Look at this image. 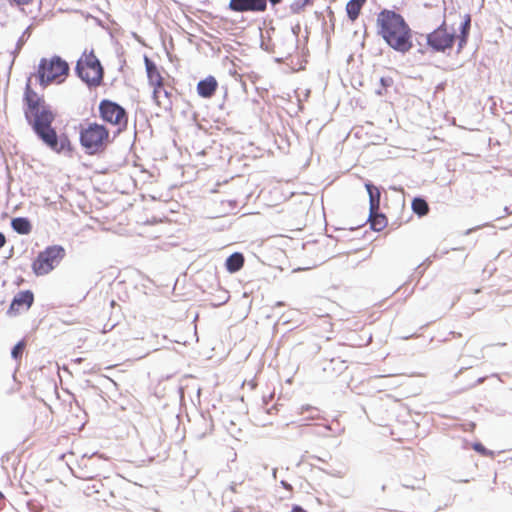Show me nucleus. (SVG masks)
I'll list each match as a JSON object with an SVG mask.
<instances>
[{"instance_id":"obj_52","label":"nucleus","mask_w":512,"mask_h":512,"mask_svg":"<svg viewBox=\"0 0 512 512\" xmlns=\"http://www.w3.org/2000/svg\"><path fill=\"white\" fill-rule=\"evenodd\" d=\"M305 40H306V41L308 40V31H307V30H306Z\"/></svg>"},{"instance_id":"obj_34","label":"nucleus","mask_w":512,"mask_h":512,"mask_svg":"<svg viewBox=\"0 0 512 512\" xmlns=\"http://www.w3.org/2000/svg\"><path fill=\"white\" fill-rule=\"evenodd\" d=\"M447 253H448V249H445V250L437 249L433 254V258H440Z\"/></svg>"},{"instance_id":"obj_41","label":"nucleus","mask_w":512,"mask_h":512,"mask_svg":"<svg viewBox=\"0 0 512 512\" xmlns=\"http://www.w3.org/2000/svg\"><path fill=\"white\" fill-rule=\"evenodd\" d=\"M201 418H202L203 424L204 425H208V420L203 415L201 416ZM209 426H210V428L212 427V420L211 419H210Z\"/></svg>"},{"instance_id":"obj_20","label":"nucleus","mask_w":512,"mask_h":512,"mask_svg":"<svg viewBox=\"0 0 512 512\" xmlns=\"http://www.w3.org/2000/svg\"><path fill=\"white\" fill-rule=\"evenodd\" d=\"M300 31H301V26L299 23L291 27V32L288 35V39H287L289 42V46L287 48L288 55H291V53L298 48Z\"/></svg>"},{"instance_id":"obj_37","label":"nucleus","mask_w":512,"mask_h":512,"mask_svg":"<svg viewBox=\"0 0 512 512\" xmlns=\"http://www.w3.org/2000/svg\"><path fill=\"white\" fill-rule=\"evenodd\" d=\"M290 512H307L302 506L300 505H293Z\"/></svg>"},{"instance_id":"obj_19","label":"nucleus","mask_w":512,"mask_h":512,"mask_svg":"<svg viewBox=\"0 0 512 512\" xmlns=\"http://www.w3.org/2000/svg\"><path fill=\"white\" fill-rule=\"evenodd\" d=\"M412 211L419 217H423L429 212V205L425 198L421 196L414 197L411 203Z\"/></svg>"},{"instance_id":"obj_8","label":"nucleus","mask_w":512,"mask_h":512,"mask_svg":"<svg viewBox=\"0 0 512 512\" xmlns=\"http://www.w3.org/2000/svg\"><path fill=\"white\" fill-rule=\"evenodd\" d=\"M38 65L43 66L45 72L51 75L57 83H62L70 72L68 62L58 55H54L50 59L42 58Z\"/></svg>"},{"instance_id":"obj_48","label":"nucleus","mask_w":512,"mask_h":512,"mask_svg":"<svg viewBox=\"0 0 512 512\" xmlns=\"http://www.w3.org/2000/svg\"><path fill=\"white\" fill-rule=\"evenodd\" d=\"M327 10H328L329 15L333 16V11L331 10V8L327 7Z\"/></svg>"},{"instance_id":"obj_14","label":"nucleus","mask_w":512,"mask_h":512,"mask_svg":"<svg viewBox=\"0 0 512 512\" xmlns=\"http://www.w3.org/2000/svg\"><path fill=\"white\" fill-rule=\"evenodd\" d=\"M244 262L245 258L243 253L234 252L226 258L225 268L229 273L234 274L242 269Z\"/></svg>"},{"instance_id":"obj_17","label":"nucleus","mask_w":512,"mask_h":512,"mask_svg":"<svg viewBox=\"0 0 512 512\" xmlns=\"http://www.w3.org/2000/svg\"><path fill=\"white\" fill-rule=\"evenodd\" d=\"M347 369L345 361L340 358H332L324 366L323 371L328 373L330 376H338Z\"/></svg>"},{"instance_id":"obj_35","label":"nucleus","mask_w":512,"mask_h":512,"mask_svg":"<svg viewBox=\"0 0 512 512\" xmlns=\"http://www.w3.org/2000/svg\"><path fill=\"white\" fill-rule=\"evenodd\" d=\"M306 411L317 412V409L312 407V406H310V405H304V406L301 407L300 414H303Z\"/></svg>"},{"instance_id":"obj_31","label":"nucleus","mask_w":512,"mask_h":512,"mask_svg":"<svg viewBox=\"0 0 512 512\" xmlns=\"http://www.w3.org/2000/svg\"><path fill=\"white\" fill-rule=\"evenodd\" d=\"M431 263V260H430V257H428L423 263H421L420 265H418V267L416 268V272L419 274V276H421L424 271H425V265H429Z\"/></svg>"},{"instance_id":"obj_1","label":"nucleus","mask_w":512,"mask_h":512,"mask_svg":"<svg viewBox=\"0 0 512 512\" xmlns=\"http://www.w3.org/2000/svg\"><path fill=\"white\" fill-rule=\"evenodd\" d=\"M22 111L27 125L35 136L51 151L57 154L72 156L74 147L66 133H58L53 126L57 113L46 102L44 95L38 94L30 84V79L24 88Z\"/></svg>"},{"instance_id":"obj_23","label":"nucleus","mask_w":512,"mask_h":512,"mask_svg":"<svg viewBox=\"0 0 512 512\" xmlns=\"http://www.w3.org/2000/svg\"><path fill=\"white\" fill-rule=\"evenodd\" d=\"M37 78H38L39 85L42 88H46L53 81H56L51 75H49L45 72V70L43 69V66H39V65H38V69H37Z\"/></svg>"},{"instance_id":"obj_15","label":"nucleus","mask_w":512,"mask_h":512,"mask_svg":"<svg viewBox=\"0 0 512 512\" xmlns=\"http://www.w3.org/2000/svg\"><path fill=\"white\" fill-rule=\"evenodd\" d=\"M144 65L147 74L148 84L152 82L158 83L160 79H163L157 64L147 55H144Z\"/></svg>"},{"instance_id":"obj_18","label":"nucleus","mask_w":512,"mask_h":512,"mask_svg":"<svg viewBox=\"0 0 512 512\" xmlns=\"http://www.w3.org/2000/svg\"><path fill=\"white\" fill-rule=\"evenodd\" d=\"M366 0H349L346 4V14L349 20L355 21L359 15L361 8Z\"/></svg>"},{"instance_id":"obj_2","label":"nucleus","mask_w":512,"mask_h":512,"mask_svg":"<svg viewBox=\"0 0 512 512\" xmlns=\"http://www.w3.org/2000/svg\"><path fill=\"white\" fill-rule=\"evenodd\" d=\"M376 27L377 34L394 51L406 54L413 47V30L400 13L382 9L377 14Z\"/></svg>"},{"instance_id":"obj_56","label":"nucleus","mask_w":512,"mask_h":512,"mask_svg":"<svg viewBox=\"0 0 512 512\" xmlns=\"http://www.w3.org/2000/svg\"><path fill=\"white\" fill-rule=\"evenodd\" d=\"M0 498H1V499H3V498H4V496H3V494H2L1 492H0Z\"/></svg>"},{"instance_id":"obj_46","label":"nucleus","mask_w":512,"mask_h":512,"mask_svg":"<svg viewBox=\"0 0 512 512\" xmlns=\"http://www.w3.org/2000/svg\"><path fill=\"white\" fill-rule=\"evenodd\" d=\"M276 473H277V468H274L273 471H272V475H273L274 479L277 478Z\"/></svg>"},{"instance_id":"obj_39","label":"nucleus","mask_w":512,"mask_h":512,"mask_svg":"<svg viewBox=\"0 0 512 512\" xmlns=\"http://www.w3.org/2000/svg\"><path fill=\"white\" fill-rule=\"evenodd\" d=\"M6 244V237L3 232L0 231V249Z\"/></svg>"},{"instance_id":"obj_42","label":"nucleus","mask_w":512,"mask_h":512,"mask_svg":"<svg viewBox=\"0 0 512 512\" xmlns=\"http://www.w3.org/2000/svg\"><path fill=\"white\" fill-rule=\"evenodd\" d=\"M503 210H504L506 215H509V214L512 213L508 206H505Z\"/></svg>"},{"instance_id":"obj_36","label":"nucleus","mask_w":512,"mask_h":512,"mask_svg":"<svg viewBox=\"0 0 512 512\" xmlns=\"http://www.w3.org/2000/svg\"><path fill=\"white\" fill-rule=\"evenodd\" d=\"M280 484H281V486H282L284 489H286V490H288V491H292V489H293L292 485H291L290 483H288L287 481H285V480H281V481H280Z\"/></svg>"},{"instance_id":"obj_24","label":"nucleus","mask_w":512,"mask_h":512,"mask_svg":"<svg viewBox=\"0 0 512 512\" xmlns=\"http://www.w3.org/2000/svg\"><path fill=\"white\" fill-rule=\"evenodd\" d=\"M312 2L313 0H295L290 5V11L293 14H298L304 9L305 6L311 4Z\"/></svg>"},{"instance_id":"obj_32","label":"nucleus","mask_w":512,"mask_h":512,"mask_svg":"<svg viewBox=\"0 0 512 512\" xmlns=\"http://www.w3.org/2000/svg\"><path fill=\"white\" fill-rule=\"evenodd\" d=\"M241 485V482H231L228 489L226 490L225 494H227L228 491L236 493L237 492V486Z\"/></svg>"},{"instance_id":"obj_13","label":"nucleus","mask_w":512,"mask_h":512,"mask_svg":"<svg viewBox=\"0 0 512 512\" xmlns=\"http://www.w3.org/2000/svg\"><path fill=\"white\" fill-rule=\"evenodd\" d=\"M369 196V209L377 211L380 208L381 190L373 182L367 180L364 184Z\"/></svg>"},{"instance_id":"obj_38","label":"nucleus","mask_w":512,"mask_h":512,"mask_svg":"<svg viewBox=\"0 0 512 512\" xmlns=\"http://www.w3.org/2000/svg\"><path fill=\"white\" fill-rule=\"evenodd\" d=\"M485 380H486V377H485V376H483V377H479V378H478V379H477L473 384H471L469 387H470V388H473V387H475V386H477V385H480V384H482Z\"/></svg>"},{"instance_id":"obj_44","label":"nucleus","mask_w":512,"mask_h":512,"mask_svg":"<svg viewBox=\"0 0 512 512\" xmlns=\"http://www.w3.org/2000/svg\"><path fill=\"white\" fill-rule=\"evenodd\" d=\"M450 334L453 335L454 337H460L461 336V333L454 332V331H451Z\"/></svg>"},{"instance_id":"obj_25","label":"nucleus","mask_w":512,"mask_h":512,"mask_svg":"<svg viewBox=\"0 0 512 512\" xmlns=\"http://www.w3.org/2000/svg\"><path fill=\"white\" fill-rule=\"evenodd\" d=\"M471 15L465 14L459 26V34L470 35Z\"/></svg>"},{"instance_id":"obj_27","label":"nucleus","mask_w":512,"mask_h":512,"mask_svg":"<svg viewBox=\"0 0 512 512\" xmlns=\"http://www.w3.org/2000/svg\"><path fill=\"white\" fill-rule=\"evenodd\" d=\"M149 85L153 87V93H152L153 100L155 101V103L157 105H160L159 93L164 89L163 79H160V81L158 83L152 82Z\"/></svg>"},{"instance_id":"obj_47","label":"nucleus","mask_w":512,"mask_h":512,"mask_svg":"<svg viewBox=\"0 0 512 512\" xmlns=\"http://www.w3.org/2000/svg\"><path fill=\"white\" fill-rule=\"evenodd\" d=\"M403 486H404V487H406V488L415 489V486H414V485L403 484Z\"/></svg>"},{"instance_id":"obj_40","label":"nucleus","mask_w":512,"mask_h":512,"mask_svg":"<svg viewBox=\"0 0 512 512\" xmlns=\"http://www.w3.org/2000/svg\"><path fill=\"white\" fill-rule=\"evenodd\" d=\"M480 227H481V226H477V227H475V228L467 229V230L464 232V234H465V235H469V234H471L473 231H475V230L479 229Z\"/></svg>"},{"instance_id":"obj_28","label":"nucleus","mask_w":512,"mask_h":512,"mask_svg":"<svg viewBox=\"0 0 512 512\" xmlns=\"http://www.w3.org/2000/svg\"><path fill=\"white\" fill-rule=\"evenodd\" d=\"M472 448L479 453L481 456L489 457L493 456V452L487 449L481 442H474Z\"/></svg>"},{"instance_id":"obj_22","label":"nucleus","mask_w":512,"mask_h":512,"mask_svg":"<svg viewBox=\"0 0 512 512\" xmlns=\"http://www.w3.org/2000/svg\"><path fill=\"white\" fill-rule=\"evenodd\" d=\"M394 84V80L391 76H382L379 79L380 87L375 90L376 95L383 96L387 89L392 87Z\"/></svg>"},{"instance_id":"obj_6","label":"nucleus","mask_w":512,"mask_h":512,"mask_svg":"<svg viewBox=\"0 0 512 512\" xmlns=\"http://www.w3.org/2000/svg\"><path fill=\"white\" fill-rule=\"evenodd\" d=\"M98 110L99 117L103 122L117 127L115 136L127 129L128 113L119 103L110 99H102L99 102Z\"/></svg>"},{"instance_id":"obj_9","label":"nucleus","mask_w":512,"mask_h":512,"mask_svg":"<svg viewBox=\"0 0 512 512\" xmlns=\"http://www.w3.org/2000/svg\"><path fill=\"white\" fill-rule=\"evenodd\" d=\"M34 304V293L30 289L19 291L14 295L6 314L9 317L17 316L20 310L28 311Z\"/></svg>"},{"instance_id":"obj_3","label":"nucleus","mask_w":512,"mask_h":512,"mask_svg":"<svg viewBox=\"0 0 512 512\" xmlns=\"http://www.w3.org/2000/svg\"><path fill=\"white\" fill-rule=\"evenodd\" d=\"M78 129L79 143L87 155H100L113 142V138L110 137V132L104 124L89 122L86 126L80 124Z\"/></svg>"},{"instance_id":"obj_51","label":"nucleus","mask_w":512,"mask_h":512,"mask_svg":"<svg viewBox=\"0 0 512 512\" xmlns=\"http://www.w3.org/2000/svg\"><path fill=\"white\" fill-rule=\"evenodd\" d=\"M4 460H7L6 455L2 456V462H4Z\"/></svg>"},{"instance_id":"obj_29","label":"nucleus","mask_w":512,"mask_h":512,"mask_svg":"<svg viewBox=\"0 0 512 512\" xmlns=\"http://www.w3.org/2000/svg\"><path fill=\"white\" fill-rule=\"evenodd\" d=\"M469 39L468 35L459 34L458 35V44H457V51L460 52L465 45L467 44Z\"/></svg>"},{"instance_id":"obj_16","label":"nucleus","mask_w":512,"mask_h":512,"mask_svg":"<svg viewBox=\"0 0 512 512\" xmlns=\"http://www.w3.org/2000/svg\"><path fill=\"white\" fill-rule=\"evenodd\" d=\"M11 228L20 235H27L32 231V224L27 217H14L11 219Z\"/></svg>"},{"instance_id":"obj_55","label":"nucleus","mask_w":512,"mask_h":512,"mask_svg":"<svg viewBox=\"0 0 512 512\" xmlns=\"http://www.w3.org/2000/svg\"><path fill=\"white\" fill-rule=\"evenodd\" d=\"M503 216H497L495 219L498 220V219H501Z\"/></svg>"},{"instance_id":"obj_26","label":"nucleus","mask_w":512,"mask_h":512,"mask_svg":"<svg viewBox=\"0 0 512 512\" xmlns=\"http://www.w3.org/2000/svg\"><path fill=\"white\" fill-rule=\"evenodd\" d=\"M31 30V26H28L22 33V35L18 38L17 40V43H16V47H15V50H14V54H18L19 51L22 49L23 45L25 44V42L27 41V39L30 37V32Z\"/></svg>"},{"instance_id":"obj_10","label":"nucleus","mask_w":512,"mask_h":512,"mask_svg":"<svg viewBox=\"0 0 512 512\" xmlns=\"http://www.w3.org/2000/svg\"><path fill=\"white\" fill-rule=\"evenodd\" d=\"M228 8L235 12H263L267 8V0H230Z\"/></svg>"},{"instance_id":"obj_45","label":"nucleus","mask_w":512,"mask_h":512,"mask_svg":"<svg viewBox=\"0 0 512 512\" xmlns=\"http://www.w3.org/2000/svg\"><path fill=\"white\" fill-rule=\"evenodd\" d=\"M142 446L146 449V445L152 446L150 443H146L145 440L141 441Z\"/></svg>"},{"instance_id":"obj_33","label":"nucleus","mask_w":512,"mask_h":512,"mask_svg":"<svg viewBox=\"0 0 512 512\" xmlns=\"http://www.w3.org/2000/svg\"><path fill=\"white\" fill-rule=\"evenodd\" d=\"M162 92H163L164 97L168 99V108H171V106H172V102L170 100V97L172 95L171 92H169L166 89H163ZM165 109H167V107H165Z\"/></svg>"},{"instance_id":"obj_50","label":"nucleus","mask_w":512,"mask_h":512,"mask_svg":"<svg viewBox=\"0 0 512 512\" xmlns=\"http://www.w3.org/2000/svg\"><path fill=\"white\" fill-rule=\"evenodd\" d=\"M4 460H7L6 455L2 456V462H4Z\"/></svg>"},{"instance_id":"obj_12","label":"nucleus","mask_w":512,"mask_h":512,"mask_svg":"<svg viewBox=\"0 0 512 512\" xmlns=\"http://www.w3.org/2000/svg\"><path fill=\"white\" fill-rule=\"evenodd\" d=\"M367 222H369L370 228L376 232L383 230L388 223L386 215L381 212L380 208L377 211L369 209Z\"/></svg>"},{"instance_id":"obj_49","label":"nucleus","mask_w":512,"mask_h":512,"mask_svg":"<svg viewBox=\"0 0 512 512\" xmlns=\"http://www.w3.org/2000/svg\"><path fill=\"white\" fill-rule=\"evenodd\" d=\"M464 248H455V247H452V250H463Z\"/></svg>"},{"instance_id":"obj_43","label":"nucleus","mask_w":512,"mask_h":512,"mask_svg":"<svg viewBox=\"0 0 512 512\" xmlns=\"http://www.w3.org/2000/svg\"><path fill=\"white\" fill-rule=\"evenodd\" d=\"M418 44H419V46H420V48L418 49V52H420V53H422V54H423V53H425V50H424V48L422 47L421 43H420V42H418Z\"/></svg>"},{"instance_id":"obj_30","label":"nucleus","mask_w":512,"mask_h":512,"mask_svg":"<svg viewBox=\"0 0 512 512\" xmlns=\"http://www.w3.org/2000/svg\"><path fill=\"white\" fill-rule=\"evenodd\" d=\"M11 5L26 6L33 3L34 0H7Z\"/></svg>"},{"instance_id":"obj_53","label":"nucleus","mask_w":512,"mask_h":512,"mask_svg":"<svg viewBox=\"0 0 512 512\" xmlns=\"http://www.w3.org/2000/svg\"><path fill=\"white\" fill-rule=\"evenodd\" d=\"M385 489H386V486H385V485H383V486L381 487V490H382V491H385Z\"/></svg>"},{"instance_id":"obj_11","label":"nucleus","mask_w":512,"mask_h":512,"mask_svg":"<svg viewBox=\"0 0 512 512\" xmlns=\"http://www.w3.org/2000/svg\"><path fill=\"white\" fill-rule=\"evenodd\" d=\"M217 87L218 82L216 78L212 75H209L197 83L196 90L201 98L209 99L215 94Z\"/></svg>"},{"instance_id":"obj_54","label":"nucleus","mask_w":512,"mask_h":512,"mask_svg":"<svg viewBox=\"0 0 512 512\" xmlns=\"http://www.w3.org/2000/svg\"><path fill=\"white\" fill-rule=\"evenodd\" d=\"M281 305H283L282 302H277V306H281Z\"/></svg>"},{"instance_id":"obj_5","label":"nucleus","mask_w":512,"mask_h":512,"mask_svg":"<svg viewBox=\"0 0 512 512\" xmlns=\"http://www.w3.org/2000/svg\"><path fill=\"white\" fill-rule=\"evenodd\" d=\"M65 257V249L61 245L47 246L33 260L31 268L36 276H44L54 270Z\"/></svg>"},{"instance_id":"obj_7","label":"nucleus","mask_w":512,"mask_h":512,"mask_svg":"<svg viewBox=\"0 0 512 512\" xmlns=\"http://www.w3.org/2000/svg\"><path fill=\"white\" fill-rule=\"evenodd\" d=\"M456 37L455 32L448 31L446 21L443 20L437 28L426 35V46L433 52L444 53L453 48Z\"/></svg>"},{"instance_id":"obj_4","label":"nucleus","mask_w":512,"mask_h":512,"mask_svg":"<svg viewBox=\"0 0 512 512\" xmlns=\"http://www.w3.org/2000/svg\"><path fill=\"white\" fill-rule=\"evenodd\" d=\"M74 71L75 75L89 89L97 88L103 84L105 70L93 49L89 52L84 50L81 57L76 61Z\"/></svg>"},{"instance_id":"obj_21","label":"nucleus","mask_w":512,"mask_h":512,"mask_svg":"<svg viewBox=\"0 0 512 512\" xmlns=\"http://www.w3.org/2000/svg\"><path fill=\"white\" fill-rule=\"evenodd\" d=\"M26 345L27 342L24 338L19 340L11 349V358L15 361H20L22 359Z\"/></svg>"}]
</instances>
